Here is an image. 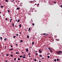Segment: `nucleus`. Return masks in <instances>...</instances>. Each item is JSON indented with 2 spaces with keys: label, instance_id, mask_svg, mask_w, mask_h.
Returning <instances> with one entry per match:
<instances>
[{
  "label": "nucleus",
  "instance_id": "obj_1",
  "mask_svg": "<svg viewBox=\"0 0 62 62\" xmlns=\"http://www.w3.org/2000/svg\"><path fill=\"white\" fill-rule=\"evenodd\" d=\"M61 52H62V51H60L58 52H56V53L58 55H59V54H60L61 53Z\"/></svg>",
  "mask_w": 62,
  "mask_h": 62
},
{
  "label": "nucleus",
  "instance_id": "obj_2",
  "mask_svg": "<svg viewBox=\"0 0 62 62\" xmlns=\"http://www.w3.org/2000/svg\"><path fill=\"white\" fill-rule=\"evenodd\" d=\"M19 9H20V7L17 8H16V9H18V10H19Z\"/></svg>",
  "mask_w": 62,
  "mask_h": 62
},
{
  "label": "nucleus",
  "instance_id": "obj_3",
  "mask_svg": "<svg viewBox=\"0 0 62 62\" xmlns=\"http://www.w3.org/2000/svg\"><path fill=\"white\" fill-rule=\"evenodd\" d=\"M26 52H28V48H27L26 49Z\"/></svg>",
  "mask_w": 62,
  "mask_h": 62
},
{
  "label": "nucleus",
  "instance_id": "obj_4",
  "mask_svg": "<svg viewBox=\"0 0 62 62\" xmlns=\"http://www.w3.org/2000/svg\"><path fill=\"white\" fill-rule=\"evenodd\" d=\"M39 53H41V50H39Z\"/></svg>",
  "mask_w": 62,
  "mask_h": 62
},
{
  "label": "nucleus",
  "instance_id": "obj_5",
  "mask_svg": "<svg viewBox=\"0 0 62 62\" xmlns=\"http://www.w3.org/2000/svg\"><path fill=\"white\" fill-rule=\"evenodd\" d=\"M13 48H12V49H10L9 50V51H11V50H13Z\"/></svg>",
  "mask_w": 62,
  "mask_h": 62
},
{
  "label": "nucleus",
  "instance_id": "obj_6",
  "mask_svg": "<svg viewBox=\"0 0 62 62\" xmlns=\"http://www.w3.org/2000/svg\"><path fill=\"white\" fill-rule=\"evenodd\" d=\"M59 59H57V61H59Z\"/></svg>",
  "mask_w": 62,
  "mask_h": 62
},
{
  "label": "nucleus",
  "instance_id": "obj_7",
  "mask_svg": "<svg viewBox=\"0 0 62 62\" xmlns=\"http://www.w3.org/2000/svg\"><path fill=\"white\" fill-rule=\"evenodd\" d=\"M20 21V19H19L18 20V21H17V22H18V23H19V22Z\"/></svg>",
  "mask_w": 62,
  "mask_h": 62
},
{
  "label": "nucleus",
  "instance_id": "obj_8",
  "mask_svg": "<svg viewBox=\"0 0 62 62\" xmlns=\"http://www.w3.org/2000/svg\"><path fill=\"white\" fill-rule=\"evenodd\" d=\"M23 58H25V57L24 56H23L22 57Z\"/></svg>",
  "mask_w": 62,
  "mask_h": 62
},
{
  "label": "nucleus",
  "instance_id": "obj_9",
  "mask_svg": "<svg viewBox=\"0 0 62 62\" xmlns=\"http://www.w3.org/2000/svg\"><path fill=\"white\" fill-rule=\"evenodd\" d=\"M16 54H19V53L18 52H16Z\"/></svg>",
  "mask_w": 62,
  "mask_h": 62
},
{
  "label": "nucleus",
  "instance_id": "obj_10",
  "mask_svg": "<svg viewBox=\"0 0 62 62\" xmlns=\"http://www.w3.org/2000/svg\"><path fill=\"white\" fill-rule=\"evenodd\" d=\"M4 40H5V41H6L7 40V38H5L4 39Z\"/></svg>",
  "mask_w": 62,
  "mask_h": 62
},
{
  "label": "nucleus",
  "instance_id": "obj_11",
  "mask_svg": "<svg viewBox=\"0 0 62 62\" xmlns=\"http://www.w3.org/2000/svg\"><path fill=\"white\" fill-rule=\"evenodd\" d=\"M12 25L13 26H14V23H13L12 24Z\"/></svg>",
  "mask_w": 62,
  "mask_h": 62
},
{
  "label": "nucleus",
  "instance_id": "obj_12",
  "mask_svg": "<svg viewBox=\"0 0 62 62\" xmlns=\"http://www.w3.org/2000/svg\"><path fill=\"white\" fill-rule=\"evenodd\" d=\"M41 59L42 60L44 59V58H43V57H42L41 58Z\"/></svg>",
  "mask_w": 62,
  "mask_h": 62
},
{
  "label": "nucleus",
  "instance_id": "obj_13",
  "mask_svg": "<svg viewBox=\"0 0 62 62\" xmlns=\"http://www.w3.org/2000/svg\"><path fill=\"white\" fill-rule=\"evenodd\" d=\"M10 56H11V57H13V55H12V54H11L10 55Z\"/></svg>",
  "mask_w": 62,
  "mask_h": 62
},
{
  "label": "nucleus",
  "instance_id": "obj_14",
  "mask_svg": "<svg viewBox=\"0 0 62 62\" xmlns=\"http://www.w3.org/2000/svg\"><path fill=\"white\" fill-rule=\"evenodd\" d=\"M22 57H23V56L22 55H21L20 56V58Z\"/></svg>",
  "mask_w": 62,
  "mask_h": 62
},
{
  "label": "nucleus",
  "instance_id": "obj_15",
  "mask_svg": "<svg viewBox=\"0 0 62 62\" xmlns=\"http://www.w3.org/2000/svg\"><path fill=\"white\" fill-rule=\"evenodd\" d=\"M19 27H21V24H20L19 25Z\"/></svg>",
  "mask_w": 62,
  "mask_h": 62
},
{
  "label": "nucleus",
  "instance_id": "obj_16",
  "mask_svg": "<svg viewBox=\"0 0 62 62\" xmlns=\"http://www.w3.org/2000/svg\"><path fill=\"white\" fill-rule=\"evenodd\" d=\"M29 38V36H27V39Z\"/></svg>",
  "mask_w": 62,
  "mask_h": 62
},
{
  "label": "nucleus",
  "instance_id": "obj_17",
  "mask_svg": "<svg viewBox=\"0 0 62 62\" xmlns=\"http://www.w3.org/2000/svg\"><path fill=\"white\" fill-rule=\"evenodd\" d=\"M49 51H50L51 52H52V50L51 49Z\"/></svg>",
  "mask_w": 62,
  "mask_h": 62
},
{
  "label": "nucleus",
  "instance_id": "obj_18",
  "mask_svg": "<svg viewBox=\"0 0 62 62\" xmlns=\"http://www.w3.org/2000/svg\"><path fill=\"white\" fill-rule=\"evenodd\" d=\"M12 20V19H11L10 20V22H11V20Z\"/></svg>",
  "mask_w": 62,
  "mask_h": 62
},
{
  "label": "nucleus",
  "instance_id": "obj_19",
  "mask_svg": "<svg viewBox=\"0 0 62 62\" xmlns=\"http://www.w3.org/2000/svg\"><path fill=\"white\" fill-rule=\"evenodd\" d=\"M48 49L49 50H50L51 49V48H48Z\"/></svg>",
  "mask_w": 62,
  "mask_h": 62
},
{
  "label": "nucleus",
  "instance_id": "obj_20",
  "mask_svg": "<svg viewBox=\"0 0 62 62\" xmlns=\"http://www.w3.org/2000/svg\"><path fill=\"white\" fill-rule=\"evenodd\" d=\"M54 61H55V62H56V59H54Z\"/></svg>",
  "mask_w": 62,
  "mask_h": 62
},
{
  "label": "nucleus",
  "instance_id": "obj_21",
  "mask_svg": "<svg viewBox=\"0 0 62 62\" xmlns=\"http://www.w3.org/2000/svg\"><path fill=\"white\" fill-rule=\"evenodd\" d=\"M34 44V42H32V45H33Z\"/></svg>",
  "mask_w": 62,
  "mask_h": 62
},
{
  "label": "nucleus",
  "instance_id": "obj_22",
  "mask_svg": "<svg viewBox=\"0 0 62 62\" xmlns=\"http://www.w3.org/2000/svg\"><path fill=\"white\" fill-rule=\"evenodd\" d=\"M21 60V59H20V58H19L18 59V60Z\"/></svg>",
  "mask_w": 62,
  "mask_h": 62
},
{
  "label": "nucleus",
  "instance_id": "obj_23",
  "mask_svg": "<svg viewBox=\"0 0 62 62\" xmlns=\"http://www.w3.org/2000/svg\"><path fill=\"white\" fill-rule=\"evenodd\" d=\"M20 42H23V40H21L20 41Z\"/></svg>",
  "mask_w": 62,
  "mask_h": 62
},
{
  "label": "nucleus",
  "instance_id": "obj_24",
  "mask_svg": "<svg viewBox=\"0 0 62 62\" xmlns=\"http://www.w3.org/2000/svg\"><path fill=\"white\" fill-rule=\"evenodd\" d=\"M49 54H50V53H48L47 54V55H49Z\"/></svg>",
  "mask_w": 62,
  "mask_h": 62
},
{
  "label": "nucleus",
  "instance_id": "obj_25",
  "mask_svg": "<svg viewBox=\"0 0 62 62\" xmlns=\"http://www.w3.org/2000/svg\"><path fill=\"white\" fill-rule=\"evenodd\" d=\"M29 2H31V3H32V1H29Z\"/></svg>",
  "mask_w": 62,
  "mask_h": 62
},
{
  "label": "nucleus",
  "instance_id": "obj_26",
  "mask_svg": "<svg viewBox=\"0 0 62 62\" xmlns=\"http://www.w3.org/2000/svg\"><path fill=\"white\" fill-rule=\"evenodd\" d=\"M6 47H7V46H5V49H6Z\"/></svg>",
  "mask_w": 62,
  "mask_h": 62
},
{
  "label": "nucleus",
  "instance_id": "obj_27",
  "mask_svg": "<svg viewBox=\"0 0 62 62\" xmlns=\"http://www.w3.org/2000/svg\"><path fill=\"white\" fill-rule=\"evenodd\" d=\"M28 54L29 55H30V53H29Z\"/></svg>",
  "mask_w": 62,
  "mask_h": 62
},
{
  "label": "nucleus",
  "instance_id": "obj_28",
  "mask_svg": "<svg viewBox=\"0 0 62 62\" xmlns=\"http://www.w3.org/2000/svg\"><path fill=\"white\" fill-rule=\"evenodd\" d=\"M0 39H3V38H2V37H0Z\"/></svg>",
  "mask_w": 62,
  "mask_h": 62
},
{
  "label": "nucleus",
  "instance_id": "obj_29",
  "mask_svg": "<svg viewBox=\"0 0 62 62\" xmlns=\"http://www.w3.org/2000/svg\"><path fill=\"white\" fill-rule=\"evenodd\" d=\"M9 10H8V12H9Z\"/></svg>",
  "mask_w": 62,
  "mask_h": 62
},
{
  "label": "nucleus",
  "instance_id": "obj_30",
  "mask_svg": "<svg viewBox=\"0 0 62 62\" xmlns=\"http://www.w3.org/2000/svg\"><path fill=\"white\" fill-rule=\"evenodd\" d=\"M34 52H36V53H38L37 51H34Z\"/></svg>",
  "mask_w": 62,
  "mask_h": 62
},
{
  "label": "nucleus",
  "instance_id": "obj_31",
  "mask_svg": "<svg viewBox=\"0 0 62 62\" xmlns=\"http://www.w3.org/2000/svg\"><path fill=\"white\" fill-rule=\"evenodd\" d=\"M39 56L40 57H42V56L41 55H39Z\"/></svg>",
  "mask_w": 62,
  "mask_h": 62
},
{
  "label": "nucleus",
  "instance_id": "obj_32",
  "mask_svg": "<svg viewBox=\"0 0 62 62\" xmlns=\"http://www.w3.org/2000/svg\"><path fill=\"white\" fill-rule=\"evenodd\" d=\"M32 24L33 25H35V24H34V23H32Z\"/></svg>",
  "mask_w": 62,
  "mask_h": 62
},
{
  "label": "nucleus",
  "instance_id": "obj_33",
  "mask_svg": "<svg viewBox=\"0 0 62 62\" xmlns=\"http://www.w3.org/2000/svg\"><path fill=\"white\" fill-rule=\"evenodd\" d=\"M3 8V6H1V8Z\"/></svg>",
  "mask_w": 62,
  "mask_h": 62
},
{
  "label": "nucleus",
  "instance_id": "obj_34",
  "mask_svg": "<svg viewBox=\"0 0 62 62\" xmlns=\"http://www.w3.org/2000/svg\"><path fill=\"white\" fill-rule=\"evenodd\" d=\"M30 28H29V29L28 31H30Z\"/></svg>",
  "mask_w": 62,
  "mask_h": 62
},
{
  "label": "nucleus",
  "instance_id": "obj_35",
  "mask_svg": "<svg viewBox=\"0 0 62 62\" xmlns=\"http://www.w3.org/2000/svg\"><path fill=\"white\" fill-rule=\"evenodd\" d=\"M14 60H16V58H15L14 59Z\"/></svg>",
  "mask_w": 62,
  "mask_h": 62
},
{
  "label": "nucleus",
  "instance_id": "obj_36",
  "mask_svg": "<svg viewBox=\"0 0 62 62\" xmlns=\"http://www.w3.org/2000/svg\"><path fill=\"white\" fill-rule=\"evenodd\" d=\"M6 2H8V0H6Z\"/></svg>",
  "mask_w": 62,
  "mask_h": 62
},
{
  "label": "nucleus",
  "instance_id": "obj_37",
  "mask_svg": "<svg viewBox=\"0 0 62 62\" xmlns=\"http://www.w3.org/2000/svg\"><path fill=\"white\" fill-rule=\"evenodd\" d=\"M6 56H8V54H7L6 55Z\"/></svg>",
  "mask_w": 62,
  "mask_h": 62
},
{
  "label": "nucleus",
  "instance_id": "obj_38",
  "mask_svg": "<svg viewBox=\"0 0 62 62\" xmlns=\"http://www.w3.org/2000/svg\"><path fill=\"white\" fill-rule=\"evenodd\" d=\"M15 37H16L15 36H13L14 38H15Z\"/></svg>",
  "mask_w": 62,
  "mask_h": 62
},
{
  "label": "nucleus",
  "instance_id": "obj_39",
  "mask_svg": "<svg viewBox=\"0 0 62 62\" xmlns=\"http://www.w3.org/2000/svg\"><path fill=\"white\" fill-rule=\"evenodd\" d=\"M16 46H18V44H16Z\"/></svg>",
  "mask_w": 62,
  "mask_h": 62
},
{
  "label": "nucleus",
  "instance_id": "obj_40",
  "mask_svg": "<svg viewBox=\"0 0 62 62\" xmlns=\"http://www.w3.org/2000/svg\"><path fill=\"white\" fill-rule=\"evenodd\" d=\"M47 57H48V58H50V56H47Z\"/></svg>",
  "mask_w": 62,
  "mask_h": 62
},
{
  "label": "nucleus",
  "instance_id": "obj_41",
  "mask_svg": "<svg viewBox=\"0 0 62 62\" xmlns=\"http://www.w3.org/2000/svg\"><path fill=\"white\" fill-rule=\"evenodd\" d=\"M34 61H36V59H34Z\"/></svg>",
  "mask_w": 62,
  "mask_h": 62
},
{
  "label": "nucleus",
  "instance_id": "obj_42",
  "mask_svg": "<svg viewBox=\"0 0 62 62\" xmlns=\"http://www.w3.org/2000/svg\"><path fill=\"white\" fill-rule=\"evenodd\" d=\"M35 54H36V55H38V54H37V53H36Z\"/></svg>",
  "mask_w": 62,
  "mask_h": 62
},
{
  "label": "nucleus",
  "instance_id": "obj_43",
  "mask_svg": "<svg viewBox=\"0 0 62 62\" xmlns=\"http://www.w3.org/2000/svg\"><path fill=\"white\" fill-rule=\"evenodd\" d=\"M46 34L45 33H44V34H43V35H46Z\"/></svg>",
  "mask_w": 62,
  "mask_h": 62
},
{
  "label": "nucleus",
  "instance_id": "obj_44",
  "mask_svg": "<svg viewBox=\"0 0 62 62\" xmlns=\"http://www.w3.org/2000/svg\"><path fill=\"white\" fill-rule=\"evenodd\" d=\"M54 4H56V2L54 1Z\"/></svg>",
  "mask_w": 62,
  "mask_h": 62
},
{
  "label": "nucleus",
  "instance_id": "obj_45",
  "mask_svg": "<svg viewBox=\"0 0 62 62\" xmlns=\"http://www.w3.org/2000/svg\"><path fill=\"white\" fill-rule=\"evenodd\" d=\"M23 56H25V55L24 54Z\"/></svg>",
  "mask_w": 62,
  "mask_h": 62
},
{
  "label": "nucleus",
  "instance_id": "obj_46",
  "mask_svg": "<svg viewBox=\"0 0 62 62\" xmlns=\"http://www.w3.org/2000/svg\"><path fill=\"white\" fill-rule=\"evenodd\" d=\"M16 35L17 36H18V34H16Z\"/></svg>",
  "mask_w": 62,
  "mask_h": 62
},
{
  "label": "nucleus",
  "instance_id": "obj_47",
  "mask_svg": "<svg viewBox=\"0 0 62 62\" xmlns=\"http://www.w3.org/2000/svg\"><path fill=\"white\" fill-rule=\"evenodd\" d=\"M46 36H47V35H48V34H46Z\"/></svg>",
  "mask_w": 62,
  "mask_h": 62
},
{
  "label": "nucleus",
  "instance_id": "obj_48",
  "mask_svg": "<svg viewBox=\"0 0 62 62\" xmlns=\"http://www.w3.org/2000/svg\"><path fill=\"white\" fill-rule=\"evenodd\" d=\"M19 33H20V34H22V32H19Z\"/></svg>",
  "mask_w": 62,
  "mask_h": 62
},
{
  "label": "nucleus",
  "instance_id": "obj_49",
  "mask_svg": "<svg viewBox=\"0 0 62 62\" xmlns=\"http://www.w3.org/2000/svg\"><path fill=\"white\" fill-rule=\"evenodd\" d=\"M5 20H8V18H6Z\"/></svg>",
  "mask_w": 62,
  "mask_h": 62
},
{
  "label": "nucleus",
  "instance_id": "obj_50",
  "mask_svg": "<svg viewBox=\"0 0 62 62\" xmlns=\"http://www.w3.org/2000/svg\"><path fill=\"white\" fill-rule=\"evenodd\" d=\"M61 8H62V5H61Z\"/></svg>",
  "mask_w": 62,
  "mask_h": 62
},
{
  "label": "nucleus",
  "instance_id": "obj_51",
  "mask_svg": "<svg viewBox=\"0 0 62 62\" xmlns=\"http://www.w3.org/2000/svg\"><path fill=\"white\" fill-rule=\"evenodd\" d=\"M11 48H12V45L11 46Z\"/></svg>",
  "mask_w": 62,
  "mask_h": 62
},
{
  "label": "nucleus",
  "instance_id": "obj_52",
  "mask_svg": "<svg viewBox=\"0 0 62 62\" xmlns=\"http://www.w3.org/2000/svg\"><path fill=\"white\" fill-rule=\"evenodd\" d=\"M17 20H17V19H16V22H17Z\"/></svg>",
  "mask_w": 62,
  "mask_h": 62
},
{
  "label": "nucleus",
  "instance_id": "obj_53",
  "mask_svg": "<svg viewBox=\"0 0 62 62\" xmlns=\"http://www.w3.org/2000/svg\"><path fill=\"white\" fill-rule=\"evenodd\" d=\"M48 38H49V39H50V38H51V37H49Z\"/></svg>",
  "mask_w": 62,
  "mask_h": 62
},
{
  "label": "nucleus",
  "instance_id": "obj_54",
  "mask_svg": "<svg viewBox=\"0 0 62 62\" xmlns=\"http://www.w3.org/2000/svg\"><path fill=\"white\" fill-rule=\"evenodd\" d=\"M33 39H35V38L34 37H33Z\"/></svg>",
  "mask_w": 62,
  "mask_h": 62
},
{
  "label": "nucleus",
  "instance_id": "obj_55",
  "mask_svg": "<svg viewBox=\"0 0 62 62\" xmlns=\"http://www.w3.org/2000/svg\"><path fill=\"white\" fill-rule=\"evenodd\" d=\"M29 56L30 57H31V56L30 55H29Z\"/></svg>",
  "mask_w": 62,
  "mask_h": 62
},
{
  "label": "nucleus",
  "instance_id": "obj_56",
  "mask_svg": "<svg viewBox=\"0 0 62 62\" xmlns=\"http://www.w3.org/2000/svg\"><path fill=\"white\" fill-rule=\"evenodd\" d=\"M39 62H41V61H40V60L39 61Z\"/></svg>",
  "mask_w": 62,
  "mask_h": 62
},
{
  "label": "nucleus",
  "instance_id": "obj_57",
  "mask_svg": "<svg viewBox=\"0 0 62 62\" xmlns=\"http://www.w3.org/2000/svg\"><path fill=\"white\" fill-rule=\"evenodd\" d=\"M2 35H4V33H2Z\"/></svg>",
  "mask_w": 62,
  "mask_h": 62
},
{
  "label": "nucleus",
  "instance_id": "obj_58",
  "mask_svg": "<svg viewBox=\"0 0 62 62\" xmlns=\"http://www.w3.org/2000/svg\"><path fill=\"white\" fill-rule=\"evenodd\" d=\"M22 54H23V52H22Z\"/></svg>",
  "mask_w": 62,
  "mask_h": 62
},
{
  "label": "nucleus",
  "instance_id": "obj_59",
  "mask_svg": "<svg viewBox=\"0 0 62 62\" xmlns=\"http://www.w3.org/2000/svg\"><path fill=\"white\" fill-rule=\"evenodd\" d=\"M30 48H32V47L31 46Z\"/></svg>",
  "mask_w": 62,
  "mask_h": 62
},
{
  "label": "nucleus",
  "instance_id": "obj_60",
  "mask_svg": "<svg viewBox=\"0 0 62 62\" xmlns=\"http://www.w3.org/2000/svg\"><path fill=\"white\" fill-rule=\"evenodd\" d=\"M1 12H0V14H1Z\"/></svg>",
  "mask_w": 62,
  "mask_h": 62
},
{
  "label": "nucleus",
  "instance_id": "obj_61",
  "mask_svg": "<svg viewBox=\"0 0 62 62\" xmlns=\"http://www.w3.org/2000/svg\"><path fill=\"white\" fill-rule=\"evenodd\" d=\"M3 16H5V15H3Z\"/></svg>",
  "mask_w": 62,
  "mask_h": 62
},
{
  "label": "nucleus",
  "instance_id": "obj_62",
  "mask_svg": "<svg viewBox=\"0 0 62 62\" xmlns=\"http://www.w3.org/2000/svg\"><path fill=\"white\" fill-rule=\"evenodd\" d=\"M31 59H32V58H31Z\"/></svg>",
  "mask_w": 62,
  "mask_h": 62
},
{
  "label": "nucleus",
  "instance_id": "obj_63",
  "mask_svg": "<svg viewBox=\"0 0 62 62\" xmlns=\"http://www.w3.org/2000/svg\"><path fill=\"white\" fill-rule=\"evenodd\" d=\"M18 62V61H17V62Z\"/></svg>",
  "mask_w": 62,
  "mask_h": 62
},
{
  "label": "nucleus",
  "instance_id": "obj_64",
  "mask_svg": "<svg viewBox=\"0 0 62 62\" xmlns=\"http://www.w3.org/2000/svg\"><path fill=\"white\" fill-rule=\"evenodd\" d=\"M31 9H32V8H31Z\"/></svg>",
  "mask_w": 62,
  "mask_h": 62
}]
</instances>
